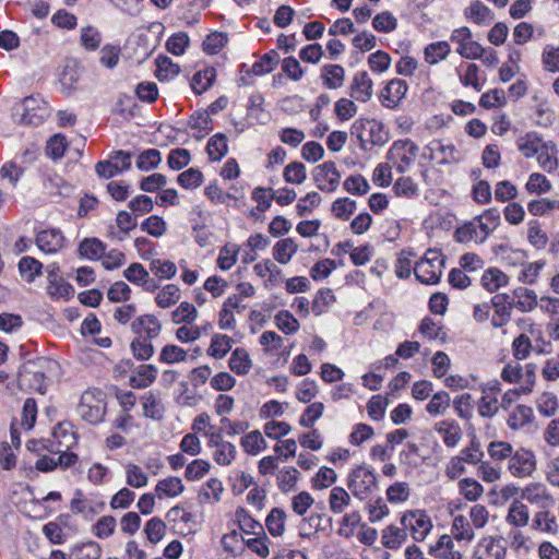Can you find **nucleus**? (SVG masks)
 Returning a JSON list of instances; mask_svg holds the SVG:
<instances>
[{
  "label": "nucleus",
  "mask_w": 559,
  "mask_h": 559,
  "mask_svg": "<svg viewBox=\"0 0 559 559\" xmlns=\"http://www.w3.org/2000/svg\"><path fill=\"white\" fill-rule=\"evenodd\" d=\"M229 368L238 376H246L252 368V360L245 348H236L229 358Z\"/></svg>",
  "instance_id": "obj_36"
},
{
  "label": "nucleus",
  "mask_w": 559,
  "mask_h": 559,
  "mask_svg": "<svg viewBox=\"0 0 559 559\" xmlns=\"http://www.w3.org/2000/svg\"><path fill=\"white\" fill-rule=\"evenodd\" d=\"M418 153V146L411 140H399L389 150L388 157L400 173L408 170Z\"/></svg>",
  "instance_id": "obj_11"
},
{
  "label": "nucleus",
  "mask_w": 559,
  "mask_h": 559,
  "mask_svg": "<svg viewBox=\"0 0 559 559\" xmlns=\"http://www.w3.org/2000/svg\"><path fill=\"white\" fill-rule=\"evenodd\" d=\"M401 524L415 542H424L433 527L430 516L424 510L406 511L401 518Z\"/></svg>",
  "instance_id": "obj_8"
},
{
  "label": "nucleus",
  "mask_w": 559,
  "mask_h": 559,
  "mask_svg": "<svg viewBox=\"0 0 559 559\" xmlns=\"http://www.w3.org/2000/svg\"><path fill=\"white\" fill-rule=\"evenodd\" d=\"M507 543L518 554L527 555L532 550V540L520 528L512 527L507 533Z\"/></svg>",
  "instance_id": "obj_40"
},
{
  "label": "nucleus",
  "mask_w": 559,
  "mask_h": 559,
  "mask_svg": "<svg viewBox=\"0 0 559 559\" xmlns=\"http://www.w3.org/2000/svg\"><path fill=\"white\" fill-rule=\"evenodd\" d=\"M532 528L534 531L556 535L559 532V524L557 518L549 509H539V511L534 514Z\"/></svg>",
  "instance_id": "obj_26"
},
{
  "label": "nucleus",
  "mask_w": 559,
  "mask_h": 559,
  "mask_svg": "<svg viewBox=\"0 0 559 559\" xmlns=\"http://www.w3.org/2000/svg\"><path fill=\"white\" fill-rule=\"evenodd\" d=\"M540 61L546 72L559 73V46L545 45L542 50Z\"/></svg>",
  "instance_id": "obj_47"
},
{
  "label": "nucleus",
  "mask_w": 559,
  "mask_h": 559,
  "mask_svg": "<svg viewBox=\"0 0 559 559\" xmlns=\"http://www.w3.org/2000/svg\"><path fill=\"white\" fill-rule=\"evenodd\" d=\"M265 445V440L259 430H253L241 439V447L250 455H257Z\"/></svg>",
  "instance_id": "obj_61"
},
{
  "label": "nucleus",
  "mask_w": 559,
  "mask_h": 559,
  "mask_svg": "<svg viewBox=\"0 0 559 559\" xmlns=\"http://www.w3.org/2000/svg\"><path fill=\"white\" fill-rule=\"evenodd\" d=\"M360 521L361 516L358 511L345 513L338 523L337 534L344 538L352 537Z\"/></svg>",
  "instance_id": "obj_59"
},
{
  "label": "nucleus",
  "mask_w": 559,
  "mask_h": 559,
  "mask_svg": "<svg viewBox=\"0 0 559 559\" xmlns=\"http://www.w3.org/2000/svg\"><path fill=\"white\" fill-rule=\"evenodd\" d=\"M131 167V154L124 151H116L110 160H100L95 165L96 174L109 179Z\"/></svg>",
  "instance_id": "obj_13"
},
{
  "label": "nucleus",
  "mask_w": 559,
  "mask_h": 559,
  "mask_svg": "<svg viewBox=\"0 0 559 559\" xmlns=\"http://www.w3.org/2000/svg\"><path fill=\"white\" fill-rule=\"evenodd\" d=\"M43 264L32 257H23L19 262V271L26 282L32 283L41 275Z\"/></svg>",
  "instance_id": "obj_50"
},
{
  "label": "nucleus",
  "mask_w": 559,
  "mask_h": 559,
  "mask_svg": "<svg viewBox=\"0 0 559 559\" xmlns=\"http://www.w3.org/2000/svg\"><path fill=\"white\" fill-rule=\"evenodd\" d=\"M300 473L297 468L293 466L283 467L276 475L278 489L282 492L292 491L295 488Z\"/></svg>",
  "instance_id": "obj_49"
},
{
  "label": "nucleus",
  "mask_w": 559,
  "mask_h": 559,
  "mask_svg": "<svg viewBox=\"0 0 559 559\" xmlns=\"http://www.w3.org/2000/svg\"><path fill=\"white\" fill-rule=\"evenodd\" d=\"M140 402L143 408V416L154 420L163 419L165 414V406L162 403L158 393L148 391L140 397Z\"/></svg>",
  "instance_id": "obj_23"
},
{
  "label": "nucleus",
  "mask_w": 559,
  "mask_h": 559,
  "mask_svg": "<svg viewBox=\"0 0 559 559\" xmlns=\"http://www.w3.org/2000/svg\"><path fill=\"white\" fill-rule=\"evenodd\" d=\"M436 432L442 438L447 448H455L462 440V429L454 419H443L435 425Z\"/></svg>",
  "instance_id": "obj_19"
},
{
  "label": "nucleus",
  "mask_w": 559,
  "mask_h": 559,
  "mask_svg": "<svg viewBox=\"0 0 559 559\" xmlns=\"http://www.w3.org/2000/svg\"><path fill=\"white\" fill-rule=\"evenodd\" d=\"M464 15L467 20L478 25L487 24L493 19L491 10L479 0L473 1L465 9Z\"/></svg>",
  "instance_id": "obj_37"
},
{
  "label": "nucleus",
  "mask_w": 559,
  "mask_h": 559,
  "mask_svg": "<svg viewBox=\"0 0 559 559\" xmlns=\"http://www.w3.org/2000/svg\"><path fill=\"white\" fill-rule=\"evenodd\" d=\"M499 391L498 383H495L489 389H483V395L477 402V409L480 417L492 418L499 412V402L495 394L491 392Z\"/></svg>",
  "instance_id": "obj_25"
},
{
  "label": "nucleus",
  "mask_w": 559,
  "mask_h": 559,
  "mask_svg": "<svg viewBox=\"0 0 559 559\" xmlns=\"http://www.w3.org/2000/svg\"><path fill=\"white\" fill-rule=\"evenodd\" d=\"M131 330L141 337L153 340L159 335L162 324L154 314H143L132 321Z\"/></svg>",
  "instance_id": "obj_18"
},
{
  "label": "nucleus",
  "mask_w": 559,
  "mask_h": 559,
  "mask_svg": "<svg viewBox=\"0 0 559 559\" xmlns=\"http://www.w3.org/2000/svg\"><path fill=\"white\" fill-rule=\"evenodd\" d=\"M50 365L49 360L39 358L22 366L17 377L20 389L45 394L47 388L46 372L50 369Z\"/></svg>",
  "instance_id": "obj_3"
},
{
  "label": "nucleus",
  "mask_w": 559,
  "mask_h": 559,
  "mask_svg": "<svg viewBox=\"0 0 559 559\" xmlns=\"http://www.w3.org/2000/svg\"><path fill=\"white\" fill-rule=\"evenodd\" d=\"M50 115L48 104L39 96L25 97L14 105L12 118L15 122L27 126H39Z\"/></svg>",
  "instance_id": "obj_2"
},
{
  "label": "nucleus",
  "mask_w": 559,
  "mask_h": 559,
  "mask_svg": "<svg viewBox=\"0 0 559 559\" xmlns=\"http://www.w3.org/2000/svg\"><path fill=\"white\" fill-rule=\"evenodd\" d=\"M407 538V532L405 527H399L395 525H388L382 531L381 542L382 545L388 549H397Z\"/></svg>",
  "instance_id": "obj_39"
},
{
  "label": "nucleus",
  "mask_w": 559,
  "mask_h": 559,
  "mask_svg": "<svg viewBox=\"0 0 559 559\" xmlns=\"http://www.w3.org/2000/svg\"><path fill=\"white\" fill-rule=\"evenodd\" d=\"M535 156L543 170L551 173L557 169L558 158L555 143L546 142Z\"/></svg>",
  "instance_id": "obj_41"
},
{
  "label": "nucleus",
  "mask_w": 559,
  "mask_h": 559,
  "mask_svg": "<svg viewBox=\"0 0 559 559\" xmlns=\"http://www.w3.org/2000/svg\"><path fill=\"white\" fill-rule=\"evenodd\" d=\"M460 493L468 501H477L484 495V487L474 478H463L457 484Z\"/></svg>",
  "instance_id": "obj_52"
},
{
  "label": "nucleus",
  "mask_w": 559,
  "mask_h": 559,
  "mask_svg": "<svg viewBox=\"0 0 559 559\" xmlns=\"http://www.w3.org/2000/svg\"><path fill=\"white\" fill-rule=\"evenodd\" d=\"M343 188L349 194L365 195L369 192L370 185L364 176L357 174L347 177L343 182Z\"/></svg>",
  "instance_id": "obj_58"
},
{
  "label": "nucleus",
  "mask_w": 559,
  "mask_h": 559,
  "mask_svg": "<svg viewBox=\"0 0 559 559\" xmlns=\"http://www.w3.org/2000/svg\"><path fill=\"white\" fill-rule=\"evenodd\" d=\"M298 245L293 238H284L278 240L272 249V255L280 264H287L297 253Z\"/></svg>",
  "instance_id": "obj_33"
},
{
  "label": "nucleus",
  "mask_w": 559,
  "mask_h": 559,
  "mask_svg": "<svg viewBox=\"0 0 559 559\" xmlns=\"http://www.w3.org/2000/svg\"><path fill=\"white\" fill-rule=\"evenodd\" d=\"M522 500L538 509H550L556 504L554 496L543 483H530L521 489Z\"/></svg>",
  "instance_id": "obj_12"
},
{
  "label": "nucleus",
  "mask_w": 559,
  "mask_h": 559,
  "mask_svg": "<svg viewBox=\"0 0 559 559\" xmlns=\"http://www.w3.org/2000/svg\"><path fill=\"white\" fill-rule=\"evenodd\" d=\"M500 225V213L497 209H488L472 222L464 224L455 230V238L460 242H484L488 236Z\"/></svg>",
  "instance_id": "obj_1"
},
{
  "label": "nucleus",
  "mask_w": 559,
  "mask_h": 559,
  "mask_svg": "<svg viewBox=\"0 0 559 559\" xmlns=\"http://www.w3.org/2000/svg\"><path fill=\"white\" fill-rule=\"evenodd\" d=\"M551 182L540 173L530 175L525 189L531 194H545L551 190Z\"/></svg>",
  "instance_id": "obj_62"
},
{
  "label": "nucleus",
  "mask_w": 559,
  "mask_h": 559,
  "mask_svg": "<svg viewBox=\"0 0 559 559\" xmlns=\"http://www.w3.org/2000/svg\"><path fill=\"white\" fill-rule=\"evenodd\" d=\"M79 251L84 258L97 260L104 255L105 246L97 238H86L80 243Z\"/></svg>",
  "instance_id": "obj_56"
},
{
  "label": "nucleus",
  "mask_w": 559,
  "mask_h": 559,
  "mask_svg": "<svg viewBox=\"0 0 559 559\" xmlns=\"http://www.w3.org/2000/svg\"><path fill=\"white\" fill-rule=\"evenodd\" d=\"M126 483L130 487L138 489L147 485L148 477L139 465L128 463L126 465Z\"/></svg>",
  "instance_id": "obj_64"
},
{
  "label": "nucleus",
  "mask_w": 559,
  "mask_h": 559,
  "mask_svg": "<svg viewBox=\"0 0 559 559\" xmlns=\"http://www.w3.org/2000/svg\"><path fill=\"white\" fill-rule=\"evenodd\" d=\"M180 299V289L175 284L164 286L156 295L155 301L162 309H167Z\"/></svg>",
  "instance_id": "obj_54"
},
{
  "label": "nucleus",
  "mask_w": 559,
  "mask_h": 559,
  "mask_svg": "<svg viewBox=\"0 0 559 559\" xmlns=\"http://www.w3.org/2000/svg\"><path fill=\"white\" fill-rule=\"evenodd\" d=\"M103 549L93 540L76 543L70 547L69 559H100Z\"/></svg>",
  "instance_id": "obj_27"
},
{
  "label": "nucleus",
  "mask_w": 559,
  "mask_h": 559,
  "mask_svg": "<svg viewBox=\"0 0 559 559\" xmlns=\"http://www.w3.org/2000/svg\"><path fill=\"white\" fill-rule=\"evenodd\" d=\"M37 247L45 253H57L64 245V237L59 229H47L38 233Z\"/></svg>",
  "instance_id": "obj_20"
},
{
  "label": "nucleus",
  "mask_w": 559,
  "mask_h": 559,
  "mask_svg": "<svg viewBox=\"0 0 559 559\" xmlns=\"http://www.w3.org/2000/svg\"><path fill=\"white\" fill-rule=\"evenodd\" d=\"M340 179L341 174L334 162H324L314 168L313 180L321 191L334 192L338 187Z\"/></svg>",
  "instance_id": "obj_14"
},
{
  "label": "nucleus",
  "mask_w": 559,
  "mask_h": 559,
  "mask_svg": "<svg viewBox=\"0 0 559 559\" xmlns=\"http://www.w3.org/2000/svg\"><path fill=\"white\" fill-rule=\"evenodd\" d=\"M536 469V455L526 448H518L508 461V472L515 478L532 477Z\"/></svg>",
  "instance_id": "obj_9"
},
{
  "label": "nucleus",
  "mask_w": 559,
  "mask_h": 559,
  "mask_svg": "<svg viewBox=\"0 0 559 559\" xmlns=\"http://www.w3.org/2000/svg\"><path fill=\"white\" fill-rule=\"evenodd\" d=\"M155 63L157 67L156 76L159 81L170 80L180 72V67L167 56L157 57Z\"/></svg>",
  "instance_id": "obj_53"
},
{
  "label": "nucleus",
  "mask_w": 559,
  "mask_h": 559,
  "mask_svg": "<svg viewBox=\"0 0 559 559\" xmlns=\"http://www.w3.org/2000/svg\"><path fill=\"white\" fill-rule=\"evenodd\" d=\"M211 122L212 119L206 111H198L190 117L188 124L198 131L194 138L201 140L211 130Z\"/></svg>",
  "instance_id": "obj_60"
},
{
  "label": "nucleus",
  "mask_w": 559,
  "mask_h": 559,
  "mask_svg": "<svg viewBox=\"0 0 559 559\" xmlns=\"http://www.w3.org/2000/svg\"><path fill=\"white\" fill-rule=\"evenodd\" d=\"M346 484L352 495L360 501L366 500L378 488L374 473L365 465L352 469Z\"/></svg>",
  "instance_id": "obj_5"
},
{
  "label": "nucleus",
  "mask_w": 559,
  "mask_h": 559,
  "mask_svg": "<svg viewBox=\"0 0 559 559\" xmlns=\"http://www.w3.org/2000/svg\"><path fill=\"white\" fill-rule=\"evenodd\" d=\"M206 152L211 160H221L228 152L227 138L224 133H216L210 138Z\"/></svg>",
  "instance_id": "obj_45"
},
{
  "label": "nucleus",
  "mask_w": 559,
  "mask_h": 559,
  "mask_svg": "<svg viewBox=\"0 0 559 559\" xmlns=\"http://www.w3.org/2000/svg\"><path fill=\"white\" fill-rule=\"evenodd\" d=\"M451 405L450 394L445 391H439L432 395L426 406L427 413L432 416L444 415Z\"/></svg>",
  "instance_id": "obj_51"
},
{
  "label": "nucleus",
  "mask_w": 559,
  "mask_h": 559,
  "mask_svg": "<svg viewBox=\"0 0 559 559\" xmlns=\"http://www.w3.org/2000/svg\"><path fill=\"white\" fill-rule=\"evenodd\" d=\"M185 490V485L179 477L170 476L157 481L155 492L158 499L176 498Z\"/></svg>",
  "instance_id": "obj_29"
},
{
  "label": "nucleus",
  "mask_w": 559,
  "mask_h": 559,
  "mask_svg": "<svg viewBox=\"0 0 559 559\" xmlns=\"http://www.w3.org/2000/svg\"><path fill=\"white\" fill-rule=\"evenodd\" d=\"M507 548L500 538L495 536L483 537L476 547L475 559H506Z\"/></svg>",
  "instance_id": "obj_16"
},
{
  "label": "nucleus",
  "mask_w": 559,
  "mask_h": 559,
  "mask_svg": "<svg viewBox=\"0 0 559 559\" xmlns=\"http://www.w3.org/2000/svg\"><path fill=\"white\" fill-rule=\"evenodd\" d=\"M356 201L349 198H338L331 205V213L334 217L347 221L356 211Z\"/></svg>",
  "instance_id": "obj_55"
},
{
  "label": "nucleus",
  "mask_w": 559,
  "mask_h": 559,
  "mask_svg": "<svg viewBox=\"0 0 559 559\" xmlns=\"http://www.w3.org/2000/svg\"><path fill=\"white\" fill-rule=\"evenodd\" d=\"M534 418L533 408L526 405H516L513 411L510 413L509 418L507 420L508 427L511 430H520L530 423H532Z\"/></svg>",
  "instance_id": "obj_34"
},
{
  "label": "nucleus",
  "mask_w": 559,
  "mask_h": 559,
  "mask_svg": "<svg viewBox=\"0 0 559 559\" xmlns=\"http://www.w3.org/2000/svg\"><path fill=\"white\" fill-rule=\"evenodd\" d=\"M444 266V257L439 250L429 249L414 265L416 278L427 285L437 284Z\"/></svg>",
  "instance_id": "obj_4"
},
{
  "label": "nucleus",
  "mask_w": 559,
  "mask_h": 559,
  "mask_svg": "<svg viewBox=\"0 0 559 559\" xmlns=\"http://www.w3.org/2000/svg\"><path fill=\"white\" fill-rule=\"evenodd\" d=\"M329 509L334 514H342L352 502V497L343 487H333L329 495Z\"/></svg>",
  "instance_id": "obj_42"
},
{
  "label": "nucleus",
  "mask_w": 559,
  "mask_h": 559,
  "mask_svg": "<svg viewBox=\"0 0 559 559\" xmlns=\"http://www.w3.org/2000/svg\"><path fill=\"white\" fill-rule=\"evenodd\" d=\"M474 526L464 515H455L452 522V533L456 540L471 542L475 537Z\"/></svg>",
  "instance_id": "obj_46"
},
{
  "label": "nucleus",
  "mask_w": 559,
  "mask_h": 559,
  "mask_svg": "<svg viewBox=\"0 0 559 559\" xmlns=\"http://www.w3.org/2000/svg\"><path fill=\"white\" fill-rule=\"evenodd\" d=\"M321 80L330 90L340 88L344 84L345 70L340 64H325L321 68Z\"/></svg>",
  "instance_id": "obj_31"
},
{
  "label": "nucleus",
  "mask_w": 559,
  "mask_h": 559,
  "mask_svg": "<svg viewBox=\"0 0 559 559\" xmlns=\"http://www.w3.org/2000/svg\"><path fill=\"white\" fill-rule=\"evenodd\" d=\"M481 286L489 293H495L499 288L508 285L509 277L501 270L490 267L481 276Z\"/></svg>",
  "instance_id": "obj_35"
},
{
  "label": "nucleus",
  "mask_w": 559,
  "mask_h": 559,
  "mask_svg": "<svg viewBox=\"0 0 559 559\" xmlns=\"http://www.w3.org/2000/svg\"><path fill=\"white\" fill-rule=\"evenodd\" d=\"M428 554L433 559H462L460 551L454 549V543L450 535H441L436 544L430 545Z\"/></svg>",
  "instance_id": "obj_21"
},
{
  "label": "nucleus",
  "mask_w": 559,
  "mask_h": 559,
  "mask_svg": "<svg viewBox=\"0 0 559 559\" xmlns=\"http://www.w3.org/2000/svg\"><path fill=\"white\" fill-rule=\"evenodd\" d=\"M450 40L456 45V52L462 58L475 60L483 55V46L473 40L472 31L467 26L453 29L450 34Z\"/></svg>",
  "instance_id": "obj_10"
},
{
  "label": "nucleus",
  "mask_w": 559,
  "mask_h": 559,
  "mask_svg": "<svg viewBox=\"0 0 559 559\" xmlns=\"http://www.w3.org/2000/svg\"><path fill=\"white\" fill-rule=\"evenodd\" d=\"M78 413L88 424L96 425L104 419L106 403L100 391H86L82 394Z\"/></svg>",
  "instance_id": "obj_7"
},
{
  "label": "nucleus",
  "mask_w": 559,
  "mask_h": 559,
  "mask_svg": "<svg viewBox=\"0 0 559 559\" xmlns=\"http://www.w3.org/2000/svg\"><path fill=\"white\" fill-rule=\"evenodd\" d=\"M278 62V55L276 51H271L263 55L260 60L254 62L249 73L260 76L272 72Z\"/></svg>",
  "instance_id": "obj_57"
},
{
  "label": "nucleus",
  "mask_w": 559,
  "mask_h": 559,
  "mask_svg": "<svg viewBox=\"0 0 559 559\" xmlns=\"http://www.w3.org/2000/svg\"><path fill=\"white\" fill-rule=\"evenodd\" d=\"M373 83L366 71L355 73L349 85V95L358 102L367 103L372 97Z\"/></svg>",
  "instance_id": "obj_17"
},
{
  "label": "nucleus",
  "mask_w": 559,
  "mask_h": 559,
  "mask_svg": "<svg viewBox=\"0 0 559 559\" xmlns=\"http://www.w3.org/2000/svg\"><path fill=\"white\" fill-rule=\"evenodd\" d=\"M451 53V46L447 40H439L427 45L424 49L425 61L431 66L445 60Z\"/></svg>",
  "instance_id": "obj_32"
},
{
  "label": "nucleus",
  "mask_w": 559,
  "mask_h": 559,
  "mask_svg": "<svg viewBox=\"0 0 559 559\" xmlns=\"http://www.w3.org/2000/svg\"><path fill=\"white\" fill-rule=\"evenodd\" d=\"M430 150L433 154L439 153L441 155V164H452L462 160L461 152L453 144L435 141L430 144Z\"/></svg>",
  "instance_id": "obj_44"
},
{
  "label": "nucleus",
  "mask_w": 559,
  "mask_h": 559,
  "mask_svg": "<svg viewBox=\"0 0 559 559\" xmlns=\"http://www.w3.org/2000/svg\"><path fill=\"white\" fill-rule=\"evenodd\" d=\"M491 307L495 308V314L491 319L493 328L504 326L511 318V306L507 294H498L491 298Z\"/></svg>",
  "instance_id": "obj_22"
},
{
  "label": "nucleus",
  "mask_w": 559,
  "mask_h": 559,
  "mask_svg": "<svg viewBox=\"0 0 559 559\" xmlns=\"http://www.w3.org/2000/svg\"><path fill=\"white\" fill-rule=\"evenodd\" d=\"M506 522L514 528L525 527L530 522L528 507L521 500L514 499L508 508Z\"/></svg>",
  "instance_id": "obj_24"
},
{
  "label": "nucleus",
  "mask_w": 559,
  "mask_h": 559,
  "mask_svg": "<svg viewBox=\"0 0 559 559\" xmlns=\"http://www.w3.org/2000/svg\"><path fill=\"white\" fill-rule=\"evenodd\" d=\"M408 86L401 79H393L388 82L380 93L381 104L390 109L399 107L403 98L406 96Z\"/></svg>",
  "instance_id": "obj_15"
},
{
  "label": "nucleus",
  "mask_w": 559,
  "mask_h": 559,
  "mask_svg": "<svg viewBox=\"0 0 559 559\" xmlns=\"http://www.w3.org/2000/svg\"><path fill=\"white\" fill-rule=\"evenodd\" d=\"M150 271L160 280H170L176 275V264L169 260L153 259L150 262Z\"/></svg>",
  "instance_id": "obj_63"
},
{
  "label": "nucleus",
  "mask_w": 559,
  "mask_h": 559,
  "mask_svg": "<svg viewBox=\"0 0 559 559\" xmlns=\"http://www.w3.org/2000/svg\"><path fill=\"white\" fill-rule=\"evenodd\" d=\"M287 514L281 508H273L265 519L267 532L273 537H280L285 532Z\"/></svg>",
  "instance_id": "obj_38"
},
{
  "label": "nucleus",
  "mask_w": 559,
  "mask_h": 559,
  "mask_svg": "<svg viewBox=\"0 0 559 559\" xmlns=\"http://www.w3.org/2000/svg\"><path fill=\"white\" fill-rule=\"evenodd\" d=\"M350 132L361 142H369L372 145H383L389 140L384 124L374 119L359 118L355 120Z\"/></svg>",
  "instance_id": "obj_6"
},
{
  "label": "nucleus",
  "mask_w": 559,
  "mask_h": 559,
  "mask_svg": "<svg viewBox=\"0 0 559 559\" xmlns=\"http://www.w3.org/2000/svg\"><path fill=\"white\" fill-rule=\"evenodd\" d=\"M157 376V368L154 365H141L130 377L129 382L133 389L148 388Z\"/></svg>",
  "instance_id": "obj_30"
},
{
  "label": "nucleus",
  "mask_w": 559,
  "mask_h": 559,
  "mask_svg": "<svg viewBox=\"0 0 559 559\" xmlns=\"http://www.w3.org/2000/svg\"><path fill=\"white\" fill-rule=\"evenodd\" d=\"M546 142L537 132H527L516 140L518 150L524 157H534Z\"/></svg>",
  "instance_id": "obj_28"
},
{
  "label": "nucleus",
  "mask_w": 559,
  "mask_h": 559,
  "mask_svg": "<svg viewBox=\"0 0 559 559\" xmlns=\"http://www.w3.org/2000/svg\"><path fill=\"white\" fill-rule=\"evenodd\" d=\"M516 298L515 307L522 312H531L537 306V296L534 290L520 287L513 292Z\"/></svg>",
  "instance_id": "obj_48"
},
{
  "label": "nucleus",
  "mask_w": 559,
  "mask_h": 559,
  "mask_svg": "<svg viewBox=\"0 0 559 559\" xmlns=\"http://www.w3.org/2000/svg\"><path fill=\"white\" fill-rule=\"evenodd\" d=\"M233 343V338L226 334H214L207 354L216 359H222L231 349Z\"/></svg>",
  "instance_id": "obj_43"
}]
</instances>
